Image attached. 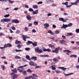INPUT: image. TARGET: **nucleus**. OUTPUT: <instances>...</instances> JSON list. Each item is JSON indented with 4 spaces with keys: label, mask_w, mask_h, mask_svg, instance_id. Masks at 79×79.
Returning a JSON list of instances; mask_svg holds the SVG:
<instances>
[{
    "label": "nucleus",
    "mask_w": 79,
    "mask_h": 79,
    "mask_svg": "<svg viewBox=\"0 0 79 79\" xmlns=\"http://www.w3.org/2000/svg\"><path fill=\"white\" fill-rule=\"evenodd\" d=\"M30 77H31V78H32V79H37V78H34V77H32V76H31Z\"/></svg>",
    "instance_id": "obj_62"
},
{
    "label": "nucleus",
    "mask_w": 79,
    "mask_h": 79,
    "mask_svg": "<svg viewBox=\"0 0 79 79\" xmlns=\"http://www.w3.org/2000/svg\"><path fill=\"white\" fill-rule=\"evenodd\" d=\"M60 33V31H58L56 30L55 31V34H58Z\"/></svg>",
    "instance_id": "obj_39"
},
{
    "label": "nucleus",
    "mask_w": 79,
    "mask_h": 79,
    "mask_svg": "<svg viewBox=\"0 0 79 79\" xmlns=\"http://www.w3.org/2000/svg\"><path fill=\"white\" fill-rule=\"evenodd\" d=\"M5 45L6 48L8 47H12V45L11 44L9 43L7 44H5Z\"/></svg>",
    "instance_id": "obj_9"
},
{
    "label": "nucleus",
    "mask_w": 79,
    "mask_h": 79,
    "mask_svg": "<svg viewBox=\"0 0 79 79\" xmlns=\"http://www.w3.org/2000/svg\"><path fill=\"white\" fill-rule=\"evenodd\" d=\"M31 76H30L29 77H25V79H31V77H30Z\"/></svg>",
    "instance_id": "obj_44"
},
{
    "label": "nucleus",
    "mask_w": 79,
    "mask_h": 79,
    "mask_svg": "<svg viewBox=\"0 0 79 79\" xmlns=\"http://www.w3.org/2000/svg\"><path fill=\"white\" fill-rule=\"evenodd\" d=\"M29 11L32 12L34 11V10L32 8H30L29 10Z\"/></svg>",
    "instance_id": "obj_45"
},
{
    "label": "nucleus",
    "mask_w": 79,
    "mask_h": 79,
    "mask_svg": "<svg viewBox=\"0 0 79 79\" xmlns=\"http://www.w3.org/2000/svg\"><path fill=\"white\" fill-rule=\"evenodd\" d=\"M12 72L15 73H17V70L16 69H12Z\"/></svg>",
    "instance_id": "obj_34"
},
{
    "label": "nucleus",
    "mask_w": 79,
    "mask_h": 79,
    "mask_svg": "<svg viewBox=\"0 0 79 79\" xmlns=\"http://www.w3.org/2000/svg\"><path fill=\"white\" fill-rule=\"evenodd\" d=\"M76 67L77 69H79V65L76 66Z\"/></svg>",
    "instance_id": "obj_56"
},
{
    "label": "nucleus",
    "mask_w": 79,
    "mask_h": 79,
    "mask_svg": "<svg viewBox=\"0 0 79 79\" xmlns=\"http://www.w3.org/2000/svg\"><path fill=\"white\" fill-rule=\"evenodd\" d=\"M32 44L34 47H35L37 45V43L35 42L34 43H32Z\"/></svg>",
    "instance_id": "obj_20"
},
{
    "label": "nucleus",
    "mask_w": 79,
    "mask_h": 79,
    "mask_svg": "<svg viewBox=\"0 0 79 79\" xmlns=\"http://www.w3.org/2000/svg\"><path fill=\"white\" fill-rule=\"evenodd\" d=\"M34 25H35V26H37V24H38V22L37 21H34Z\"/></svg>",
    "instance_id": "obj_36"
},
{
    "label": "nucleus",
    "mask_w": 79,
    "mask_h": 79,
    "mask_svg": "<svg viewBox=\"0 0 79 79\" xmlns=\"http://www.w3.org/2000/svg\"><path fill=\"white\" fill-rule=\"evenodd\" d=\"M17 71H19L20 73H23V70L22 69H17Z\"/></svg>",
    "instance_id": "obj_32"
},
{
    "label": "nucleus",
    "mask_w": 79,
    "mask_h": 79,
    "mask_svg": "<svg viewBox=\"0 0 79 79\" xmlns=\"http://www.w3.org/2000/svg\"><path fill=\"white\" fill-rule=\"evenodd\" d=\"M53 53H58V50H54L52 51Z\"/></svg>",
    "instance_id": "obj_25"
},
{
    "label": "nucleus",
    "mask_w": 79,
    "mask_h": 79,
    "mask_svg": "<svg viewBox=\"0 0 79 79\" xmlns=\"http://www.w3.org/2000/svg\"><path fill=\"white\" fill-rule=\"evenodd\" d=\"M52 60L53 61L55 62V63H57V62H58V60L56 58H54Z\"/></svg>",
    "instance_id": "obj_21"
},
{
    "label": "nucleus",
    "mask_w": 79,
    "mask_h": 79,
    "mask_svg": "<svg viewBox=\"0 0 79 79\" xmlns=\"http://www.w3.org/2000/svg\"><path fill=\"white\" fill-rule=\"evenodd\" d=\"M69 3V2H63L62 3V5H65L67 6L68 5Z\"/></svg>",
    "instance_id": "obj_23"
},
{
    "label": "nucleus",
    "mask_w": 79,
    "mask_h": 79,
    "mask_svg": "<svg viewBox=\"0 0 79 79\" xmlns=\"http://www.w3.org/2000/svg\"><path fill=\"white\" fill-rule=\"evenodd\" d=\"M31 18H32V17L28 15L26 17L27 19V20H28V21H31Z\"/></svg>",
    "instance_id": "obj_7"
},
{
    "label": "nucleus",
    "mask_w": 79,
    "mask_h": 79,
    "mask_svg": "<svg viewBox=\"0 0 79 79\" xmlns=\"http://www.w3.org/2000/svg\"><path fill=\"white\" fill-rule=\"evenodd\" d=\"M73 35V34L72 33H67V36L69 37V36H71Z\"/></svg>",
    "instance_id": "obj_29"
},
{
    "label": "nucleus",
    "mask_w": 79,
    "mask_h": 79,
    "mask_svg": "<svg viewBox=\"0 0 79 79\" xmlns=\"http://www.w3.org/2000/svg\"><path fill=\"white\" fill-rule=\"evenodd\" d=\"M71 5H77V3L76 2H75V3H73L72 2L71 3Z\"/></svg>",
    "instance_id": "obj_40"
},
{
    "label": "nucleus",
    "mask_w": 79,
    "mask_h": 79,
    "mask_svg": "<svg viewBox=\"0 0 79 79\" xmlns=\"http://www.w3.org/2000/svg\"><path fill=\"white\" fill-rule=\"evenodd\" d=\"M24 30L25 31V32H27V31H28V29L27 27H25Z\"/></svg>",
    "instance_id": "obj_48"
},
{
    "label": "nucleus",
    "mask_w": 79,
    "mask_h": 79,
    "mask_svg": "<svg viewBox=\"0 0 79 79\" xmlns=\"http://www.w3.org/2000/svg\"><path fill=\"white\" fill-rule=\"evenodd\" d=\"M9 2L10 3H11V4H12V3H13V1H11L10 0H9Z\"/></svg>",
    "instance_id": "obj_54"
},
{
    "label": "nucleus",
    "mask_w": 79,
    "mask_h": 79,
    "mask_svg": "<svg viewBox=\"0 0 79 79\" xmlns=\"http://www.w3.org/2000/svg\"><path fill=\"white\" fill-rule=\"evenodd\" d=\"M31 60H34V61H36L37 60V57L36 56H33L31 57Z\"/></svg>",
    "instance_id": "obj_12"
},
{
    "label": "nucleus",
    "mask_w": 79,
    "mask_h": 79,
    "mask_svg": "<svg viewBox=\"0 0 79 79\" xmlns=\"http://www.w3.org/2000/svg\"><path fill=\"white\" fill-rule=\"evenodd\" d=\"M20 33V31L18 30H17L16 32V34H19Z\"/></svg>",
    "instance_id": "obj_58"
},
{
    "label": "nucleus",
    "mask_w": 79,
    "mask_h": 79,
    "mask_svg": "<svg viewBox=\"0 0 79 79\" xmlns=\"http://www.w3.org/2000/svg\"><path fill=\"white\" fill-rule=\"evenodd\" d=\"M59 20L60 21H63L64 22H66V20H64V19L62 18H60L59 19Z\"/></svg>",
    "instance_id": "obj_14"
},
{
    "label": "nucleus",
    "mask_w": 79,
    "mask_h": 79,
    "mask_svg": "<svg viewBox=\"0 0 79 79\" xmlns=\"http://www.w3.org/2000/svg\"><path fill=\"white\" fill-rule=\"evenodd\" d=\"M4 16L5 18H7V17H8L9 16H10V15L8 14V15H4Z\"/></svg>",
    "instance_id": "obj_47"
},
{
    "label": "nucleus",
    "mask_w": 79,
    "mask_h": 79,
    "mask_svg": "<svg viewBox=\"0 0 79 79\" xmlns=\"http://www.w3.org/2000/svg\"><path fill=\"white\" fill-rule=\"evenodd\" d=\"M22 37H23V40H24V41H26V39H27V38H28L29 39H30V37L29 36L27 37L26 35H22Z\"/></svg>",
    "instance_id": "obj_3"
},
{
    "label": "nucleus",
    "mask_w": 79,
    "mask_h": 79,
    "mask_svg": "<svg viewBox=\"0 0 79 79\" xmlns=\"http://www.w3.org/2000/svg\"><path fill=\"white\" fill-rule=\"evenodd\" d=\"M6 48V46H5V44L4 45V46L3 47H0V48L1 49H5V48Z\"/></svg>",
    "instance_id": "obj_43"
},
{
    "label": "nucleus",
    "mask_w": 79,
    "mask_h": 79,
    "mask_svg": "<svg viewBox=\"0 0 79 79\" xmlns=\"http://www.w3.org/2000/svg\"><path fill=\"white\" fill-rule=\"evenodd\" d=\"M38 10H36L35 11H33V15H36L38 13Z\"/></svg>",
    "instance_id": "obj_15"
},
{
    "label": "nucleus",
    "mask_w": 79,
    "mask_h": 79,
    "mask_svg": "<svg viewBox=\"0 0 79 79\" xmlns=\"http://www.w3.org/2000/svg\"><path fill=\"white\" fill-rule=\"evenodd\" d=\"M13 66H14V64H11V65L10 66V68H13V67H14Z\"/></svg>",
    "instance_id": "obj_63"
},
{
    "label": "nucleus",
    "mask_w": 79,
    "mask_h": 79,
    "mask_svg": "<svg viewBox=\"0 0 79 79\" xmlns=\"http://www.w3.org/2000/svg\"><path fill=\"white\" fill-rule=\"evenodd\" d=\"M58 69H62L63 71H65L67 69V68H65L64 67H58Z\"/></svg>",
    "instance_id": "obj_5"
},
{
    "label": "nucleus",
    "mask_w": 79,
    "mask_h": 79,
    "mask_svg": "<svg viewBox=\"0 0 79 79\" xmlns=\"http://www.w3.org/2000/svg\"><path fill=\"white\" fill-rule=\"evenodd\" d=\"M23 50H15L13 52H14L15 53H16V52H22Z\"/></svg>",
    "instance_id": "obj_18"
},
{
    "label": "nucleus",
    "mask_w": 79,
    "mask_h": 79,
    "mask_svg": "<svg viewBox=\"0 0 79 79\" xmlns=\"http://www.w3.org/2000/svg\"><path fill=\"white\" fill-rule=\"evenodd\" d=\"M26 58H27V60H29V61H31V58H30V56H26Z\"/></svg>",
    "instance_id": "obj_16"
},
{
    "label": "nucleus",
    "mask_w": 79,
    "mask_h": 79,
    "mask_svg": "<svg viewBox=\"0 0 79 79\" xmlns=\"http://www.w3.org/2000/svg\"><path fill=\"white\" fill-rule=\"evenodd\" d=\"M63 52L64 53H66V52H68V53H71V51L68 50H64Z\"/></svg>",
    "instance_id": "obj_24"
},
{
    "label": "nucleus",
    "mask_w": 79,
    "mask_h": 79,
    "mask_svg": "<svg viewBox=\"0 0 79 79\" xmlns=\"http://www.w3.org/2000/svg\"><path fill=\"white\" fill-rule=\"evenodd\" d=\"M35 50H39V47H38L35 48Z\"/></svg>",
    "instance_id": "obj_64"
},
{
    "label": "nucleus",
    "mask_w": 79,
    "mask_h": 79,
    "mask_svg": "<svg viewBox=\"0 0 79 79\" xmlns=\"http://www.w3.org/2000/svg\"><path fill=\"white\" fill-rule=\"evenodd\" d=\"M73 25V23H69L68 25V27H71Z\"/></svg>",
    "instance_id": "obj_37"
},
{
    "label": "nucleus",
    "mask_w": 79,
    "mask_h": 79,
    "mask_svg": "<svg viewBox=\"0 0 79 79\" xmlns=\"http://www.w3.org/2000/svg\"><path fill=\"white\" fill-rule=\"evenodd\" d=\"M15 59H21V57H20L18 56H17L15 57Z\"/></svg>",
    "instance_id": "obj_30"
},
{
    "label": "nucleus",
    "mask_w": 79,
    "mask_h": 79,
    "mask_svg": "<svg viewBox=\"0 0 79 79\" xmlns=\"http://www.w3.org/2000/svg\"><path fill=\"white\" fill-rule=\"evenodd\" d=\"M32 32H36V31L35 29H33L32 31Z\"/></svg>",
    "instance_id": "obj_61"
},
{
    "label": "nucleus",
    "mask_w": 79,
    "mask_h": 79,
    "mask_svg": "<svg viewBox=\"0 0 79 79\" xmlns=\"http://www.w3.org/2000/svg\"><path fill=\"white\" fill-rule=\"evenodd\" d=\"M75 2L77 3V4L79 3V0H76Z\"/></svg>",
    "instance_id": "obj_59"
},
{
    "label": "nucleus",
    "mask_w": 79,
    "mask_h": 79,
    "mask_svg": "<svg viewBox=\"0 0 79 79\" xmlns=\"http://www.w3.org/2000/svg\"><path fill=\"white\" fill-rule=\"evenodd\" d=\"M29 64L30 66H33L35 64V63L32 61L30 62Z\"/></svg>",
    "instance_id": "obj_13"
},
{
    "label": "nucleus",
    "mask_w": 79,
    "mask_h": 79,
    "mask_svg": "<svg viewBox=\"0 0 79 79\" xmlns=\"http://www.w3.org/2000/svg\"><path fill=\"white\" fill-rule=\"evenodd\" d=\"M40 56H42V57H44V58H49L50 56L48 55H41Z\"/></svg>",
    "instance_id": "obj_11"
},
{
    "label": "nucleus",
    "mask_w": 79,
    "mask_h": 79,
    "mask_svg": "<svg viewBox=\"0 0 79 79\" xmlns=\"http://www.w3.org/2000/svg\"><path fill=\"white\" fill-rule=\"evenodd\" d=\"M62 38L63 39H66V36L62 35Z\"/></svg>",
    "instance_id": "obj_50"
},
{
    "label": "nucleus",
    "mask_w": 79,
    "mask_h": 79,
    "mask_svg": "<svg viewBox=\"0 0 79 79\" xmlns=\"http://www.w3.org/2000/svg\"><path fill=\"white\" fill-rule=\"evenodd\" d=\"M55 72L56 73H61V71L59 70H56Z\"/></svg>",
    "instance_id": "obj_38"
},
{
    "label": "nucleus",
    "mask_w": 79,
    "mask_h": 79,
    "mask_svg": "<svg viewBox=\"0 0 79 79\" xmlns=\"http://www.w3.org/2000/svg\"><path fill=\"white\" fill-rule=\"evenodd\" d=\"M42 49L43 50H50V49H45V48H44V47H43L42 48Z\"/></svg>",
    "instance_id": "obj_60"
},
{
    "label": "nucleus",
    "mask_w": 79,
    "mask_h": 79,
    "mask_svg": "<svg viewBox=\"0 0 79 79\" xmlns=\"http://www.w3.org/2000/svg\"><path fill=\"white\" fill-rule=\"evenodd\" d=\"M32 44V42L30 41H28L27 43V45H29L30 44Z\"/></svg>",
    "instance_id": "obj_17"
},
{
    "label": "nucleus",
    "mask_w": 79,
    "mask_h": 79,
    "mask_svg": "<svg viewBox=\"0 0 79 79\" xmlns=\"http://www.w3.org/2000/svg\"><path fill=\"white\" fill-rule=\"evenodd\" d=\"M52 69V70H56V68H55V65H53L51 66Z\"/></svg>",
    "instance_id": "obj_27"
},
{
    "label": "nucleus",
    "mask_w": 79,
    "mask_h": 79,
    "mask_svg": "<svg viewBox=\"0 0 79 79\" xmlns=\"http://www.w3.org/2000/svg\"><path fill=\"white\" fill-rule=\"evenodd\" d=\"M68 27V25H64V24H63L62 26L61 27V28L62 29H65L66 28V27Z\"/></svg>",
    "instance_id": "obj_8"
},
{
    "label": "nucleus",
    "mask_w": 79,
    "mask_h": 79,
    "mask_svg": "<svg viewBox=\"0 0 79 79\" xmlns=\"http://www.w3.org/2000/svg\"><path fill=\"white\" fill-rule=\"evenodd\" d=\"M16 44H21V42L19 41L16 40L15 42Z\"/></svg>",
    "instance_id": "obj_26"
},
{
    "label": "nucleus",
    "mask_w": 79,
    "mask_h": 79,
    "mask_svg": "<svg viewBox=\"0 0 79 79\" xmlns=\"http://www.w3.org/2000/svg\"><path fill=\"white\" fill-rule=\"evenodd\" d=\"M17 47L18 48H21V46L20 44H18Z\"/></svg>",
    "instance_id": "obj_53"
},
{
    "label": "nucleus",
    "mask_w": 79,
    "mask_h": 79,
    "mask_svg": "<svg viewBox=\"0 0 79 79\" xmlns=\"http://www.w3.org/2000/svg\"><path fill=\"white\" fill-rule=\"evenodd\" d=\"M32 23H30L28 24V26L31 27L32 26Z\"/></svg>",
    "instance_id": "obj_57"
},
{
    "label": "nucleus",
    "mask_w": 79,
    "mask_h": 79,
    "mask_svg": "<svg viewBox=\"0 0 79 79\" xmlns=\"http://www.w3.org/2000/svg\"><path fill=\"white\" fill-rule=\"evenodd\" d=\"M12 23H19V21L17 19H13L12 21Z\"/></svg>",
    "instance_id": "obj_4"
},
{
    "label": "nucleus",
    "mask_w": 79,
    "mask_h": 79,
    "mask_svg": "<svg viewBox=\"0 0 79 79\" xmlns=\"http://www.w3.org/2000/svg\"><path fill=\"white\" fill-rule=\"evenodd\" d=\"M23 68V66H20L19 67H18V69H22V68Z\"/></svg>",
    "instance_id": "obj_52"
},
{
    "label": "nucleus",
    "mask_w": 79,
    "mask_h": 79,
    "mask_svg": "<svg viewBox=\"0 0 79 79\" xmlns=\"http://www.w3.org/2000/svg\"><path fill=\"white\" fill-rule=\"evenodd\" d=\"M44 27L45 29H48V27L50 26V25L48 23H45L44 24Z\"/></svg>",
    "instance_id": "obj_6"
},
{
    "label": "nucleus",
    "mask_w": 79,
    "mask_h": 79,
    "mask_svg": "<svg viewBox=\"0 0 79 79\" xmlns=\"http://www.w3.org/2000/svg\"><path fill=\"white\" fill-rule=\"evenodd\" d=\"M27 72L29 73H32V71L30 69H29L27 70Z\"/></svg>",
    "instance_id": "obj_19"
},
{
    "label": "nucleus",
    "mask_w": 79,
    "mask_h": 79,
    "mask_svg": "<svg viewBox=\"0 0 79 79\" xmlns=\"http://www.w3.org/2000/svg\"><path fill=\"white\" fill-rule=\"evenodd\" d=\"M49 47H51V48H53L55 47V46H54V45L50 44L49 45Z\"/></svg>",
    "instance_id": "obj_33"
},
{
    "label": "nucleus",
    "mask_w": 79,
    "mask_h": 79,
    "mask_svg": "<svg viewBox=\"0 0 79 79\" xmlns=\"http://www.w3.org/2000/svg\"><path fill=\"white\" fill-rule=\"evenodd\" d=\"M35 52H36L38 53H42V50H35Z\"/></svg>",
    "instance_id": "obj_10"
},
{
    "label": "nucleus",
    "mask_w": 79,
    "mask_h": 79,
    "mask_svg": "<svg viewBox=\"0 0 79 79\" xmlns=\"http://www.w3.org/2000/svg\"><path fill=\"white\" fill-rule=\"evenodd\" d=\"M11 19H2L1 20V22L2 23H4V22H7V23H8L9 21H10Z\"/></svg>",
    "instance_id": "obj_2"
},
{
    "label": "nucleus",
    "mask_w": 79,
    "mask_h": 79,
    "mask_svg": "<svg viewBox=\"0 0 79 79\" xmlns=\"http://www.w3.org/2000/svg\"><path fill=\"white\" fill-rule=\"evenodd\" d=\"M32 76L33 77H38V76H37V75L36 74H32Z\"/></svg>",
    "instance_id": "obj_42"
},
{
    "label": "nucleus",
    "mask_w": 79,
    "mask_h": 79,
    "mask_svg": "<svg viewBox=\"0 0 79 79\" xmlns=\"http://www.w3.org/2000/svg\"><path fill=\"white\" fill-rule=\"evenodd\" d=\"M75 32H76V33H79V29H76Z\"/></svg>",
    "instance_id": "obj_49"
},
{
    "label": "nucleus",
    "mask_w": 79,
    "mask_h": 79,
    "mask_svg": "<svg viewBox=\"0 0 79 79\" xmlns=\"http://www.w3.org/2000/svg\"><path fill=\"white\" fill-rule=\"evenodd\" d=\"M42 2H37V4H38V5H39V4H42Z\"/></svg>",
    "instance_id": "obj_55"
},
{
    "label": "nucleus",
    "mask_w": 79,
    "mask_h": 79,
    "mask_svg": "<svg viewBox=\"0 0 79 79\" xmlns=\"http://www.w3.org/2000/svg\"><path fill=\"white\" fill-rule=\"evenodd\" d=\"M13 75H14L13 76ZM10 75L13 76L11 77V78L12 79H16V78H17V77H18V76H19V75L15 74V73L14 72L10 73Z\"/></svg>",
    "instance_id": "obj_1"
},
{
    "label": "nucleus",
    "mask_w": 79,
    "mask_h": 79,
    "mask_svg": "<svg viewBox=\"0 0 79 79\" xmlns=\"http://www.w3.org/2000/svg\"><path fill=\"white\" fill-rule=\"evenodd\" d=\"M41 67V66H36L35 67V69H37V68H40Z\"/></svg>",
    "instance_id": "obj_51"
},
{
    "label": "nucleus",
    "mask_w": 79,
    "mask_h": 79,
    "mask_svg": "<svg viewBox=\"0 0 79 79\" xmlns=\"http://www.w3.org/2000/svg\"><path fill=\"white\" fill-rule=\"evenodd\" d=\"M1 68L2 69V70H4V69H5V66H4V65H1Z\"/></svg>",
    "instance_id": "obj_46"
},
{
    "label": "nucleus",
    "mask_w": 79,
    "mask_h": 79,
    "mask_svg": "<svg viewBox=\"0 0 79 79\" xmlns=\"http://www.w3.org/2000/svg\"><path fill=\"white\" fill-rule=\"evenodd\" d=\"M44 52H50L51 50H43Z\"/></svg>",
    "instance_id": "obj_41"
},
{
    "label": "nucleus",
    "mask_w": 79,
    "mask_h": 79,
    "mask_svg": "<svg viewBox=\"0 0 79 79\" xmlns=\"http://www.w3.org/2000/svg\"><path fill=\"white\" fill-rule=\"evenodd\" d=\"M22 74H23V75H25V76H26V75H27V74L26 73V71H23Z\"/></svg>",
    "instance_id": "obj_31"
},
{
    "label": "nucleus",
    "mask_w": 79,
    "mask_h": 79,
    "mask_svg": "<svg viewBox=\"0 0 79 79\" xmlns=\"http://www.w3.org/2000/svg\"><path fill=\"white\" fill-rule=\"evenodd\" d=\"M73 74V73H69L68 74H66L65 73H64V75L65 76H70V75H72Z\"/></svg>",
    "instance_id": "obj_28"
},
{
    "label": "nucleus",
    "mask_w": 79,
    "mask_h": 79,
    "mask_svg": "<svg viewBox=\"0 0 79 79\" xmlns=\"http://www.w3.org/2000/svg\"><path fill=\"white\" fill-rule=\"evenodd\" d=\"M32 6L33 8L34 9H37L38 8V6L36 5H33Z\"/></svg>",
    "instance_id": "obj_22"
},
{
    "label": "nucleus",
    "mask_w": 79,
    "mask_h": 79,
    "mask_svg": "<svg viewBox=\"0 0 79 79\" xmlns=\"http://www.w3.org/2000/svg\"><path fill=\"white\" fill-rule=\"evenodd\" d=\"M70 57H77V55H74V54H73V55H70Z\"/></svg>",
    "instance_id": "obj_35"
}]
</instances>
